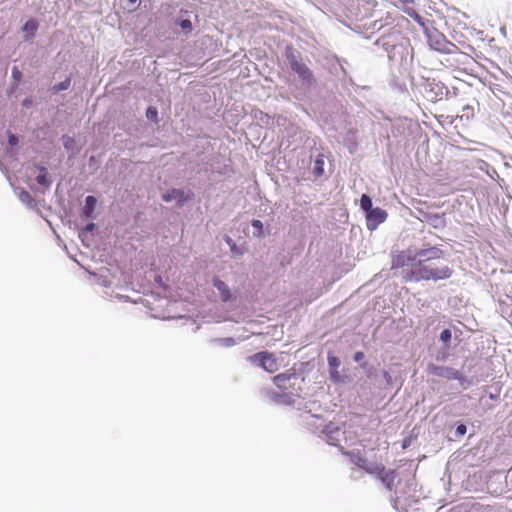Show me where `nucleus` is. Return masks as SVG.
Masks as SVG:
<instances>
[{
  "label": "nucleus",
  "mask_w": 512,
  "mask_h": 512,
  "mask_svg": "<svg viewBox=\"0 0 512 512\" xmlns=\"http://www.w3.org/2000/svg\"><path fill=\"white\" fill-rule=\"evenodd\" d=\"M366 417L363 415H353L350 419L343 424L344 430L334 422H329L325 424L324 428L321 430L324 438L327 443L331 446H336L338 448H343L341 445L342 439H346V428L354 429L353 433H358V428H361L366 424Z\"/></svg>",
  "instance_id": "1"
},
{
  "label": "nucleus",
  "mask_w": 512,
  "mask_h": 512,
  "mask_svg": "<svg viewBox=\"0 0 512 512\" xmlns=\"http://www.w3.org/2000/svg\"><path fill=\"white\" fill-rule=\"evenodd\" d=\"M285 57L291 70L297 75L301 88L303 90H310L316 80L312 70L302 61L301 54L292 46H287Z\"/></svg>",
  "instance_id": "2"
},
{
  "label": "nucleus",
  "mask_w": 512,
  "mask_h": 512,
  "mask_svg": "<svg viewBox=\"0 0 512 512\" xmlns=\"http://www.w3.org/2000/svg\"><path fill=\"white\" fill-rule=\"evenodd\" d=\"M452 270L442 259L418 261V279L441 280L451 276Z\"/></svg>",
  "instance_id": "3"
},
{
  "label": "nucleus",
  "mask_w": 512,
  "mask_h": 512,
  "mask_svg": "<svg viewBox=\"0 0 512 512\" xmlns=\"http://www.w3.org/2000/svg\"><path fill=\"white\" fill-rule=\"evenodd\" d=\"M418 24L424 28L425 37L432 49L445 54H453L457 52L458 47L454 43L448 41L445 36L436 29H429L426 27L424 23L420 21L419 17Z\"/></svg>",
  "instance_id": "4"
},
{
  "label": "nucleus",
  "mask_w": 512,
  "mask_h": 512,
  "mask_svg": "<svg viewBox=\"0 0 512 512\" xmlns=\"http://www.w3.org/2000/svg\"><path fill=\"white\" fill-rule=\"evenodd\" d=\"M392 268L400 270V274L407 280H412L416 273V250L402 251L392 261Z\"/></svg>",
  "instance_id": "5"
},
{
  "label": "nucleus",
  "mask_w": 512,
  "mask_h": 512,
  "mask_svg": "<svg viewBox=\"0 0 512 512\" xmlns=\"http://www.w3.org/2000/svg\"><path fill=\"white\" fill-rule=\"evenodd\" d=\"M321 406L316 401H310L304 404L302 410L303 414L302 419L305 424L311 429L314 433H321V430L324 428V420L319 414L313 413L320 410Z\"/></svg>",
  "instance_id": "6"
},
{
  "label": "nucleus",
  "mask_w": 512,
  "mask_h": 512,
  "mask_svg": "<svg viewBox=\"0 0 512 512\" xmlns=\"http://www.w3.org/2000/svg\"><path fill=\"white\" fill-rule=\"evenodd\" d=\"M252 365L260 367L269 373L278 370L277 359L273 353L262 351L255 353L247 358Z\"/></svg>",
  "instance_id": "7"
},
{
  "label": "nucleus",
  "mask_w": 512,
  "mask_h": 512,
  "mask_svg": "<svg viewBox=\"0 0 512 512\" xmlns=\"http://www.w3.org/2000/svg\"><path fill=\"white\" fill-rule=\"evenodd\" d=\"M352 461L370 474L381 475L384 471V466L381 463L369 461L366 456L355 455Z\"/></svg>",
  "instance_id": "8"
},
{
  "label": "nucleus",
  "mask_w": 512,
  "mask_h": 512,
  "mask_svg": "<svg viewBox=\"0 0 512 512\" xmlns=\"http://www.w3.org/2000/svg\"><path fill=\"white\" fill-rule=\"evenodd\" d=\"M192 194L186 193L183 189H170L167 190L163 195L162 199L165 202H171L175 200L179 207H182L188 200L191 199Z\"/></svg>",
  "instance_id": "9"
},
{
  "label": "nucleus",
  "mask_w": 512,
  "mask_h": 512,
  "mask_svg": "<svg viewBox=\"0 0 512 512\" xmlns=\"http://www.w3.org/2000/svg\"><path fill=\"white\" fill-rule=\"evenodd\" d=\"M387 218V212L379 207L370 210L366 215L367 228L370 231L375 230L381 223H383Z\"/></svg>",
  "instance_id": "10"
},
{
  "label": "nucleus",
  "mask_w": 512,
  "mask_h": 512,
  "mask_svg": "<svg viewBox=\"0 0 512 512\" xmlns=\"http://www.w3.org/2000/svg\"><path fill=\"white\" fill-rule=\"evenodd\" d=\"M212 285L217 289L222 302L227 303L236 299L235 295L231 292L229 286L218 277H213Z\"/></svg>",
  "instance_id": "11"
},
{
  "label": "nucleus",
  "mask_w": 512,
  "mask_h": 512,
  "mask_svg": "<svg viewBox=\"0 0 512 512\" xmlns=\"http://www.w3.org/2000/svg\"><path fill=\"white\" fill-rule=\"evenodd\" d=\"M413 61H414V50L411 47L406 51L405 55L401 56L400 67L401 73L406 74L411 80H413Z\"/></svg>",
  "instance_id": "12"
},
{
  "label": "nucleus",
  "mask_w": 512,
  "mask_h": 512,
  "mask_svg": "<svg viewBox=\"0 0 512 512\" xmlns=\"http://www.w3.org/2000/svg\"><path fill=\"white\" fill-rule=\"evenodd\" d=\"M292 379H297L295 371L287 370L284 373L278 374L273 378L275 385L281 390H287L291 385H287Z\"/></svg>",
  "instance_id": "13"
},
{
  "label": "nucleus",
  "mask_w": 512,
  "mask_h": 512,
  "mask_svg": "<svg viewBox=\"0 0 512 512\" xmlns=\"http://www.w3.org/2000/svg\"><path fill=\"white\" fill-rule=\"evenodd\" d=\"M327 361H328V366H329L330 379L334 383L341 382V376H340L339 371H338V368H339V366L341 364L339 358L334 356V355H330L329 354L328 358H327Z\"/></svg>",
  "instance_id": "14"
},
{
  "label": "nucleus",
  "mask_w": 512,
  "mask_h": 512,
  "mask_svg": "<svg viewBox=\"0 0 512 512\" xmlns=\"http://www.w3.org/2000/svg\"><path fill=\"white\" fill-rule=\"evenodd\" d=\"M430 371L436 376L447 378L449 380L460 378L459 371L449 367L432 366Z\"/></svg>",
  "instance_id": "15"
},
{
  "label": "nucleus",
  "mask_w": 512,
  "mask_h": 512,
  "mask_svg": "<svg viewBox=\"0 0 512 512\" xmlns=\"http://www.w3.org/2000/svg\"><path fill=\"white\" fill-rule=\"evenodd\" d=\"M38 22L34 19H30L26 21V23L22 27V31L25 33L24 39L25 41L29 40V37H33L38 30Z\"/></svg>",
  "instance_id": "16"
},
{
  "label": "nucleus",
  "mask_w": 512,
  "mask_h": 512,
  "mask_svg": "<svg viewBox=\"0 0 512 512\" xmlns=\"http://www.w3.org/2000/svg\"><path fill=\"white\" fill-rule=\"evenodd\" d=\"M97 204V199L94 196H87L85 198V204L82 210V213L85 217L90 218L93 215V212L95 210Z\"/></svg>",
  "instance_id": "17"
},
{
  "label": "nucleus",
  "mask_w": 512,
  "mask_h": 512,
  "mask_svg": "<svg viewBox=\"0 0 512 512\" xmlns=\"http://www.w3.org/2000/svg\"><path fill=\"white\" fill-rule=\"evenodd\" d=\"M210 343L220 347H232L237 344V340L233 337L213 338Z\"/></svg>",
  "instance_id": "18"
},
{
  "label": "nucleus",
  "mask_w": 512,
  "mask_h": 512,
  "mask_svg": "<svg viewBox=\"0 0 512 512\" xmlns=\"http://www.w3.org/2000/svg\"><path fill=\"white\" fill-rule=\"evenodd\" d=\"M312 173L315 177H321L324 174V157L319 154L314 161Z\"/></svg>",
  "instance_id": "19"
},
{
  "label": "nucleus",
  "mask_w": 512,
  "mask_h": 512,
  "mask_svg": "<svg viewBox=\"0 0 512 512\" xmlns=\"http://www.w3.org/2000/svg\"><path fill=\"white\" fill-rule=\"evenodd\" d=\"M36 181L39 185L49 188L51 186L52 181L48 177V171L45 167L40 168V172L36 177Z\"/></svg>",
  "instance_id": "20"
},
{
  "label": "nucleus",
  "mask_w": 512,
  "mask_h": 512,
  "mask_svg": "<svg viewBox=\"0 0 512 512\" xmlns=\"http://www.w3.org/2000/svg\"><path fill=\"white\" fill-rule=\"evenodd\" d=\"M396 479L397 475L393 471L381 475V481L389 490H391L394 487Z\"/></svg>",
  "instance_id": "21"
},
{
  "label": "nucleus",
  "mask_w": 512,
  "mask_h": 512,
  "mask_svg": "<svg viewBox=\"0 0 512 512\" xmlns=\"http://www.w3.org/2000/svg\"><path fill=\"white\" fill-rule=\"evenodd\" d=\"M360 206L363 211H365L366 215L370 210H373L372 199L367 194H363L360 199Z\"/></svg>",
  "instance_id": "22"
},
{
  "label": "nucleus",
  "mask_w": 512,
  "mask_h": 512,
  "mask_svg": "<svg viewBox=\"0 0 512 512\" xmlns=\"http://www.w3.org/2000/svg\"><path fill=\"white\" fill-rule=\"evenodd\" d=\"M177 26H179L185 34L192 31V23L189 19L178 18L175 20Z\"/></svg>",
  "instance_id": "23"
},
{
  "label": "nucleus",
  "mask_w": 512,
  "mask_h": 512,
  "mask_svg": "<svg viewBox=\"0 0 512 512\" xmlns=\"http://www.w3.org/2000/svg\"><path fill=\"white\" fill-rule=\"evenodd\" d=\"M19 200L28 207H33L35 204L34 199L31 197L29 192L21 190L18 194Z\"/></svg>",
  "instance_id": "24"
},
{
  "label": "nucleus",
  "mask_w": 512,
  "mask_h": 512,
  "mask_svg": "<svg viewBox=\"0 0 512 512\" xmlns=\"http://www.w3.org/2000/svg\"><path fill=\"white\" fill-rule=\"evenodd\" d=\"M123 8L129 12L135 11L140 6L139 0H121Z\"/></svg>",
  "instance_id": "25"
},
{
  "label": "nucleus",
  "mask_w": 512,
  "mask_h": 512,
  "mask_svg": "<svg viewBox=\"0 0 512 512\" xmlns=\"http://www.w3.org/2000/svg\"><path fill=\"white\" fill-rule=\"evenodd\" d=\"M70 84H71V79L68 77V78H66L64 81H62V82H60V83H58V84L54 85V86L52 87V91H53L54 93H58V92H60V91H65V90L69 89Z\"/></svg>",
  "instance_id": "26"
},
{
  "label": "nucleus",
  "mask_w": 512,
  "mask_h": 512,
  "mask_svg": "<svg viewBox=\"0 0 512 512\" xmlns=\"http://www.w3.org/2000/svg\"><path fill=\"white\" fill-rule=\"evenodd\" d=\"M252 227L255 229L253 232V236L262 237L263 236V223L260 220L254 219L251 222Z\"/></svg>",
  "instance_id": "27"
},
{
  "label": "nucleus",
  "mask_w": 512,
  "mask_h": 512,
  "mask_svg": "<svg viewBox=\"0 0 512 512\" xmlns=\"http://www.w3.org/2000/svg\"><path fill=\"white\" fill-rule=\"evenodd\" d=\"M466 431H467V428L464 424H459L454 433H453V436L457 439L463 437L465 434H466Z\"/></svg>",
  "instance_id": "28"
},
{
  "label": "nucleus",
  "mask_w": 512,
  "mask_h": 512,
  "mask_svg": "<svg viewBox=\"0 0 512 512\" xmlns=\"http://www.w3.org/2000/svg\"><path fill=\"white\" fill-rule=\"evenodd\" d=\"M63 145L67 150H70L74 146V139L68 135H64L62 137Z\"/></svg>",
  "instance_id": "29"
},
{
  "label": "nucleus",
  "mask_w": 512,
  "mask_h": 512,
  "mask_svg": "<svg viewBox=\"0 0 512 512\" xmlns=\"http://www.w3.org/2000/svg\"><path fill=\"white\" fill-rule=\"evenodd\" d=\"M451 337H452V334L449 329H444L440 334V340L445 344H448L450 342Z\"/></svg>",
  "instance_id": "30"
},
{
  "label": "nucleus",
  "mask_w": 512,
  "mask_h": 512,
  "mask_svg": "<svg viewBox=\"0 0 512 512\" xmlns=\"http://www.w3.org/2000/svg\"><path fill=\"white\" fill-rule=\"evenodd\" d=\"M146 116L150 120H155L158 116V111L154 107H149L146 112Z\"/></svg>",
  "instance_id": "31"
},
{
  "label": "nucleus",
  "mask_w": 512,
  "mask_h": 512,
  "mask_svg": "<svg viewBox=\"0 0 512 512\" xmlns=\"http://www.w3.org/2000/svg\"><path fill=\"white\" fill-rule=\"evenodd\" d=\"M18 142H19L18 136L9 132L8 133V144L11 147H14L18 144Z\"/></svg>",
  "instance_id": "32"
},
{
  "label": "nucleus",
  "mask_w": 512,
  "mask_h": 512,
  "mask_svg": "<svg viewBox=\"0 0 512 512\" xmlns=\"http://www.w3.org/2000/svg\"><path fill=\"white\" fill-rule=\"evenodd\" d=\"M12 77L17 81H19L22 77L21 72L16 67L12 69Z\"/></svg>",
  "instance_id": "33"
},
{
  "label": "nucleus",
  "mask_w": 512,
  "mask_h": 512,
  "mask_svg": "<svg viewBox=\"0 0 512 512\" xmlns=\"http://www.w3.org/2000/svg\"><path fill=\"white\" fill-rule=\"evenodd\" d=\"M363 357H364V354H363L362 352H356V353L354 354V360H355L356 362H359L360 360H362V359H363Z\"/></svg>",
  "instance_id": "34"
},
{
  "label": "nucleus",
  "mask_w": 512,
  "mask_h": 512,
  "mask_svg": "<svg viewBox=\"0 0 512 512\" xmlns=\"http://www.w3.org/2000/svg\"><path fill=\"white\" fill-rule=\"evenodd\" d=\"M226 242L230 245V247H231V251L236 250V244L231 240V238H229V237H228V238L226 239Z\"/></svg>",
  "instance_id": "35"
},
{
  "label": "nucleus",
  "mask_w": 512,
  "mask_h": 512,
  "mask_svg": "<svg viewBox=\"0 0 512 512\" xmlns=\"http://www.w3.org/2000/svg\"><path fill=\"white\" fill-rule=\"evenodd\" d=\"M94 228H95V224L94 223H88L86 225L84 231L89 232V231H92Z\"/></svg>",
  "instance_id": "36"
},
{
  "label": "nucleus",
  "mask_w": 512,
  "mask_h": 512,
  "mask_svg": "<svg viewBox=\"0 0 512 512\" xmlns=\"http://www.w3.org/2000/svg\"><path fill=\"white\" fill-rule=\"evenodd\" d=\"M276 397L285 398L286 399V398H288V395L287 394L280 395V394L272 393V398L276 399Z\"/></svg>",
  "instance_id": "37"
},
{
  "label": "nucleus",
  "mask_w": 512,
  "mask_h": 512,
  "mask_svg": "<svg viewBox=\"0 0 512 512\" xmlns=\"http://www.w3.org/2000/svg\"><path fill=\"white\" fill-rule=\"evenodd\" d=\"M411 444L410 440H407V439H404L403 443H402V449H405L407 448L409 445Z\"/></svg>",
  "instance_id": "38"
},
{
  "label": "nucleus",
  "mask_w": 512,
  "mask_h": 512,
  "mask_svg": "<svg viewBox=\"0 0 512 512\" xmlns=\"http://www.w3.org/2000/svg\"><path fill=\"white\" fill-rule=\"evenodd\" d=\"M400 49H403V44H400V45H397V46H394V50H395V54L396 53H400Z\"/></svg>",
  "instance_id": "39"
},
{
  "label": "nucleus",
  "mask_w": 512,
  "mask_h": 512,
  "mask_svg": "<svg viewBox=\"0 0 512 512\" xmlns=\"http://www.w3.org/2000/svg\"><path fill=\"white\" fill-rule=\"evenodd\" d=\"M23 105H25V106H27V105H28L27 100H25V101L23 102Z\"/></svg>",
  "instance_id": "40"
}]
</instances>
